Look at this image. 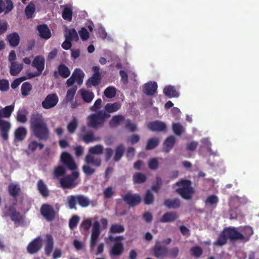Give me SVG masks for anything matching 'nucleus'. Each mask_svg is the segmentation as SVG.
<instances>
[{
	"instance_id": "f257e3e1",
	"label": "nucleus",
	"mask_w": 259,
	"mask_h": 259,
	"mask_svg": "<svg viewBox=\"0 0 259 259\" xmlns=\"http://www.w3.org/2000/svg\"><path fill=\"white\" fill-rule=\"evenodd\" d=\"M30 129L34 136L39 140L47 141L50 135L48 125L42 116L33 114L30 119Z\"/></svg>"
},
{
	"instance_id": "f03ea898",
	"label": "nucleus",
	"mask_w": 259,
	"mask_h": 259,
	"mask_svg": "<svg viewBox=\"0 0 259 259\" xmlns=\"http://www.w3.org/2000/svg\"><path fill=\"white\" fill-rule=\"evenodd\" d=\"M191 184V181L189 180H181L175 183L176 185L179 186L175 192L184 199L190 200L195 192Z\"/></svg>"
},
{
	"instance_id": "7ed1b4c3",
	"label": "nucleus",
	"mask_w": 259,
	"mask_h": 259,
	"mask_svg": "<svg viewBox=\"0 0 259 259\" xmlns=\"http://www.w3.org/2000/svg\"><path fill=\"white\" fill-rule=\"evenodd\" d=\"M106 116L101 110L89 115L87 117V126L96 129L102 127L107 119Z\"/></svg>"
},
{
	"instance_id": "20e7f679",
	"label": "nucleus",
	"mask_w": 259,
	"mask_h": 259,
	"mask_svg": "<svg viewBox=\"0 0 259 259\" xmlns=\"http://www.w3.org/2000/svg\"><path fill=\"white\" fill-rule=\"evenodd\" d=\"M69 207L70 209H76V205L78 204L82 207H86L90 205V201L83 195H71L67 197Z\"/></svg>"
},
{
	"instance_id": "39448f33",
	"label": "nucleus",
	"mask_w": 259,
	"mask_h": 259,
	"mask_svg": "<svg viewBox=\"0 0 259 259\" xmlns=\"http://www.w3.org/2000/svg\"><path fill=\"white\" fill-rule=\"evenodd\" d=\"M60 162L62 165L71 170H74L77 166L72 155L68 152H63L60 155Z\"/></svg>"
},
{
	"instance_id": "423d86ee",
	"label": "nucleus",
	"mask_w": 259,
	"mask_h": 259,
	"mask_svg": "<svg viewBox=\"0 0 259 259\" xmlns=\"http://www.w3.org/2000/svg\"><path fill=\"white\" fill-rule=\"evenodd\" d=\"M41 215L48 222L53 221L56 218L57 212L50 204H43L40 208Z\"/></svg>"
},
{
	"instance_id": "0eeeda50",
	"label": "nucleus",
	"mask_w": 259,
	"mask_h": 259,
	"mask_svg": "<svg viewBox=\"0 0 259 259\" xmlns=\"http://www.w3.org/2000/svg\"><path fill=\"white\" fill-rule=\"evenodd\" d=\"M152 253L154 256L157 258H163L168 256V248L162 245L161 242L156 241L154 246L152 248Z\"/></svg>"
},
{
	"instance_id": "6e6552de",
	"label": "nucleus",
	"mask_w": 259,
	"mask_h": 259,
	"mask_svg": "<svg viewBox=\"0 0 259 259\" xmlns=\"http://www.w3.org/2000/svg\"><path fill=\"white\" fill-rule=\"evenodd\" d=\"M45 60L43 57L37 56L35 57L32 62V66L37 69V72L35 73H30L29 78L33 77L40 75L45 68Z\"/></svg>"
},
{
	"instance_id": "1a4fd4ad",
	"label": "nucleus",
	"mask_w": 259,
	"mask_h": 259,
	"mask_svg": "<svg viewBox=\"0 0 259 259\" xmlns=\"http://www.w3.org/2000/svg\"><path fill=\"white\" fill-rule=\"evenodd\" d=\"M101 233L100 224L99 222L95 221L93 224L92 229V234L90 243V251L92 252L95 245L97 244L99 236Z\"/></svg>"
},
{
	"instance_id": "9d476101",
	"label": "nucleus",
	"mask_w": 259,
	"mask_h": 259,
	"mask_svg": "<svg viewBox=\"0 0 259 259\" xmlns=\"http://www.w3.org/2000/svg\"><path fill=\"white\" fill-rule=\"evenodd\" d=\"M42 246V239L40 236H38L33 239L28 244L26 249L29 254H33L38 252Z\"/></svg>"
},
{
	"instance_id": "9b49d317",
	"label": "nucleus",
	"mask_w": 259,
	"mask_h": 259,
	"mask_svg": "<svg viewBox=\"0 0 259 259\" xmlns=\"http://www.w3.org/2000/svg\"><path fill=\"white\" fill-rule=\"evenodd\" d=\"M123 200L130 206H135L141 202V197L138 194H132L131 192L126 193L122 196Z\"/></svg>"
},
{
	"instance_id": "f8f14e48",
	"label": "nucleus",
	"mask_w": 259,
	"mask_h": 259,
	"mask_svg": "<svg viewBox=\"0 0 259 259\" xmlns=\"http://www.w3.org/2000/svg\"><path fill=\"white\" fill-rule=\"evenodd\" d=\"M59 101V98L55 93L49 94L42 102V107L45 109H49L55 107Z\"/></svg>"
},
{
	"instance_id": "ddd939ff",
	"label": "nucleus",
	"mask_w": 259,
	"mask_h": 259,
	"mask_svg": "<svg viewBox=\"0 0 259 259\" xmlns=\"http://www.w3.org/2000/svg\"><path fill=\"white\" fill-rule=\"evenodd\" d=\"M87 127L85 126H82L81 127V131L84 133L81 135V139L86 144L93 143L95 141H98L100 140V138L95 136L93 131L90 130L86 131Z\"/></svg>"
},
{
	"instance_id": "4468645a",
	"label": "nucleus",
	"mask_w": 259,
	"mask_h": 259,
	"mask_svg": "<svg viewBox=\"0 0 259 259\" xmlns=\"http://www.w3.org/2000/svg\"><path fill=\"white\" fill-rule=\"evenodd\" d=\"M223 230L228 239H229L231 241L242 240L244 238L243 235L237 231L234 227H226Z\"/></svg>"
},
{
	"instance_id": "2eb2a0df",
	"label": "nucleus",
	"mask_w": 259,
	"mask_h": 259,
	"mask_svg": "<svg viewBox=\"0 0 259 259\" xmlns=\"http://www.w3.org/2000/svg\"><path fill=\"white\" fill-rule=\"evenodd\" d=\"M121 108V104L118 102H114L113 103H107L104 108V110H101L103 113L105 114L107 119L110 117V113H114L118 111Z\"/></svg>"
},
{
	"instance_id": "dca6fc26",
	"label": "nucleus",
	"mask_w": 259,
	"mask_h": 259,
	"mask_svg": "<svg viewBox=\"0 0 259 259\" xmlns=\"http://www.w3.org/2000/svg\"><path fill=\"white\" fill-rule=\"evenodd\" d=\"M5 207L8 208L7 215L10 217L13 222L19 223L23 221L22 215L20 212L17 211L14 206L10 205L8 207L5 206Z\"/></svg>"
},
{
	"instance_id": "f3484780",
	"label": "nucleus",
	"mask_w": 259,
	"mask_h": 259,
	"mask_svg": "<svg viewBox=\"0 0 259 259\" xmlns=\"http://www.w3.org/2000/svg\"><path fill=\"white\" fill-rule=\"evenodd\" d=\"M54 76L55 78L58 77L60 75L63 78H66L68 77L70 75V71L68 67H67L64 64H60L58 66V71H55L53 73Z\"/></svg>"
},
{
	"instance_id": "a211bd4d",
	"label": "nucleus",
	"mask_w": 259,
	"mask_h": 259,
	"mask_svg": "<svg viewBox=\"0 0 259 259\" xmlns=\"http://www.w3.org/2000/svg\"><path fill=\"white\" fill-rule=\"evenodd\" d=\"M11 128L9 122L1 119L0 117V134L3 139L6 141L9 138L8 132Z\"/></svg>"
},
{
	"instance_id": "6ab92c4d",
	"label": "nucleus",
	"mask_w": 259,
	"mask_h": 259,
	"mask_svg": "<svg viewBox=\"0 0 259 259\" xmlns=\"http://www.w3.org/2000/svg\"><path fill=\"white\" fill-rule=\"evenodd\" d=\"M147 126L150 130L153 132H163L166 129L165 123L158 120L150 122Z\"/></svg>"
},
{
	"instance_id": "aec40b11",
	"label": "nucleus",
	"mask_w": 259,
	"mask_h": 259,
	"mask_svg": "<svg viewBox=\"0 0 259 259\" xmlns=\"http://www.w3.org/2000/svg\"><path fill=\"white\" fill-rule=\"evenodd\" d=\"M179 216L174 211H168L164 213L159 220V222L162 223H171L175 222Z\"/></svg>"
},
{
	"instance_id": "412c9836",
	"label": "nucleus",
	"mask_w": 259,
	"mask_h": 259,
	"mask_svg": "<svg viewBox=\"0 0 259 259\" xmlns=\"http://www.w3.org/2000/svg\"><path fill=\"white\" fill-rule=\"evenodd\" d=\"M163 205L168 209H177L181 206V201L179 198H167L163 201Z\"/></svg>"
},
{
	"instance_id": "4be33fe9",
	"label": "nucleus",
	"mask_w": 259,
	"mask_h": 259,
	"mask_svg": "<svg viewBox=\"0 0 259 259\" xmlns=\"http://www.w3.org/2000/svg\"><path fill=\"white\" fill-rule=\"evenodd\" d=\"M157 89V84L155 81H150L144 84L143 92L148 96H153Z\"/></svg>"
},
{
	"instance_id": "5701e85b",
	"label": "nucleus",
	"mask_w": 259,
	"mask_h": 259,
	"mask_svg": "<svg viewBox=\"0 0 259 259\" xmlns=\"http://www.w3.org/2000/svg\"><path fill=\"white\" fill-rule=\"evenodd\" d=\"M60 183L64 189L70 188L75 186L72 176L70 175H67L61 179Z\"/></svg>"
},
{
	"instance_id": "b1692460",
	"label": "nucleus",
	"mask_w": 259,
	"mask_h": 259,
	"mask_svg": "<svg viewBox=\"0 0 259 259\" xmlns=\"http://www.w3.org/2000/svg\"><path fill=\"white\" fill-rule=\"evenodd\" d=\"M37 29L41 38L48 39L51 37V32L47 25H39L37 27Z\"/></svg>"
},
{
	"instance_id": "393cba45",
	"label": "nucleus",
	"mask_w": 259,
	"mask_h": 259,
	"mask_svg": "<svg viewBox=\"0 0 259 259\" xmlns=\"http://www.w3.org/2000/svg\"><path fill=\"white\" fill-rule=\"evenodd\" d=\"M8 190L10 196L16 200L21 193V188L18 184H10L8 187Z\"/></svg>"
},
{
	"instance_id": "a878e982",
	"label": "nucleus",
	"mask_w": 259,
	"mask_h": 259,
	"mask_svg": "<svg viewBox=\"0 0 259 259\" xmlns=\"http://www.w3.org/2000/svg\"><path fill=\"white\" fill-rule=\"evenodd\" d=\"M46 237V240L45 245V252L46 255L49 256L53 250L54 240L53 237L50 234H47Z\"/></svg>"
},
{
	"instance_id": "bb28decb",
	"label": "nucleus",
	"mask_w": 259,
	"mask_h": 259,
	"mask_svg": "<svg viewBox=\"0 0 259 259\" xmlns=\"http://www.w3.org/2000/svg\"><path fill=\"white\" fill-rule=\"evenodd\" d=\"M101 159L99 157H95L92 154H87L85 157V162L88 164H92L96 167L101 165Z\"/></svg>"
},
{
	"instance_id": "cd10ccee",
	"label": "nucleus",
	"mask_w": 259,
	"mask_h": 259,
	"mask_svg": "<svg viewBox=\"0 0 259 259\" xmlns=\"http://www.w3.org/2000/svg\"><path fill=\"white\" fill-rule=\"evenodd\" d=\"M176 143V138L174 136H170L164 141L163 151L165 153L169 152L173 148Z\"/></svg>"
},
{
	"instance_id": "c85d7f7f",
	"label": "nucleus",
	"mask_w": 259,
	"mask_h": 259,
	"mask_svg": "<svg viewBox=\"0 0 259 259\" xmlns=\"http://www.w3.org/2000/svg\"><path fill=\"white\" fill-rule=\"evenodd\" d=\"M123 245L121 242H115L110 250V255L113 256L120 255L123 252Z\"/></svg>"
},
{
	"instance_id": "c756f323",
	"label": "nucleus",
	"mask_w": 259,
	"mask_h": 259,
	"mask_svg": "<svg viewBox=\"0 0 259 259\" xmlns=\"http://www.w3.org/2000/svg\"><path fill=\"white\" fill-rule=\"evenodd\" d=\"M64 36L67 40L77 41L78 40V34L74 28L68 29L66 28Z\"/></svg>"
},
{
	"instance_id": "7c9ffc66",
	"label": "nucleus",
	"mask_w": 259,
	"mask_h": 259,
	"mask_svg": "<svg viewBox=\"0 0 259 259\" xmlns=\"http://www.w3.org/2000/svg\"><path fill=\"white\" fill-rule=\"evenodd\" d=\"M7 40L11 47H17L20 42V36L17 32H13L8 34Z\"/></svg>"
},
{
	"instance_id": "2f4dec72",
	"label": "nucleus",
	"mask_w": 259,
	"mask_h": 259,
	"mask_svg": "<svg viewBox=\"0 0 259 259\" xmlns=\"http://www.w3.org/2000/svg\"><path fill=\"white\" fill-rule=\"evenodd\" d=\"M23 65L17 62H12L10 67V73L12 76L17 75L22 70Z\"/></svg>"
},
{
	"instance_id": "473e14b6",
	"label": "nucleus",
	"mask_w": 259,
	"mask_h": 259,
	"mask_svg": "<svg viewBox=\"0 0 259 259\" xmlns=\"http://www.w3.org/2000/svg\"><path fill=\"white\" fill-rule=\"evenodd\" d=\"M27 135L26 129L23 126L17 128L14 133L15 140L18 141H22L24 140Z\"/></svg>"
},
{
	"instance_id": "72a5a7b5",
	"label": "nucleus",
	"mask_w": 259,
	"mask_h": 259,
	"mask_svg": "<svg viewBox=\"0 0 259 259\" xmlns=\"http://www.w3.org/2000/svg\"><path fill=\"white\" fill-rule=\"evenodd\" d=\"M101 80V75H98L97 74H93L86 82L87 88H90L92 86H97Z\"/></svg>"
},
{
	"instance_id": "f704fd0d",
	"label": "nucleus",
	"mask_w": 259,
	"mask_h": 259,
	"mask_svg": "<svg viewBox=\"0 0 259 259\" xmlns=\"http://www.w3.org/2000/svg\"><path fill=\"white\" fill-rule=\"evenodd\" d=\"M163 93L168 98L178 97L179 96V93L176 91L174 86L167 85L163 89Z\"/></svg>"
},
{
	"instance_id": "c9c22d12",
	"label": "nucleus",
	"mask_w": 259,
	"mask_h": 259,
	"mask_svg": "<svg viewBox=\"0 0 259 259\" xmlns=\"http://www.w3.org/2000/svg\"><path fill=\"white\" fill-rule=\"evenodd\" d=\"M37 189L40 194L44 197H47L49 195V191L46 185L42 180H39L37 184Z\"/></svg>"
},
{
	"instance_id": "e433bc0d",
	"label": "nucleus",
	"mask_w": 259,
	"mask_h": 259,
	"mask_svg": "<svg viewBox=\"0 0 259 259\" xmlns=\"http://www.w3.org/2000/svg\"><path fill=\"white\" fill-rule=\"evenodd\" d=\"M72 75L74 77L78 85H81L82 83L84 73L81 69L76 68Z\"/></svg>"
},
{
	"instance_id": "4c0bfd02",
	"label": "nucleus",
	"mask_w": 259,
	"mask_h": 259,
	"mask_svg": "<svg viewBox=\"0 0 259 259\" xmlns=\"http://www.w3.org/2000/svg\"><path fill=\"white\" fill-rule=\"evenodd\" d=\"M80 94L83 100L88 103H91L94 98V94L92 92L81 89Z\"/></svg>"
},
{
	"instance_id": "58836bf2",
	"label": "nucleus",
	"mask_w": 259,
	"mask_h": 259,
	"mask_svg": "<svg viewBox=\"0 0 259 259\" xmlns=\"http://www.w3.org/2000/svg\"><path fill=\"white\" fill-rule=\"evenodd\" d=\"M125 151V147L123 145L120 144L115 149V153L113 158L115 161L117 162L120 160L123 156Z\"/></svg>"
},
{
	"instance_id": "ea45409f",
	"label": "nucleus",
	"mask_w": 259,
	"mask_h": 259,
	"mask_svg": "<svg viewBox=\"0 0 259 259\" xmlns=\"http://www.w3.org/2000/svg\"><path fill=\"white\" fill-rule=\"evenodd\" d=\"M219 202V198L215 195H211L208 196L205 201V204L206 206L210 205L212 208H215Z\"/></svg>"
},
{
	"instance_id": "a19ab883",
	"label": "nucleus",
	"mask_w": 259,
	"mask_h": 259,
	"mask_svg": "<svg viewBox=\"0 0 259 259\" xmlns=\"http://www.w3.org/2000/svg\"><path fill=\"white\" fill-rule=\"evenodd\" d=\"M228 238L223 230L219 235L217 240L213 243V245L216 246H222L226 244L227 242Z\"/></svg>"
},
{
	"instance_id": "79ce46f5",
	"label": "nucleus",
	"mask_w": 259,
	"mask_h": 259,
	"mask_svg": "<svg viewBox=\"0 0 259 259\" xmlns=\"http://www.w3.org/2000/svg\"><path fill=\"white\" fill-rule=\"evenodd\" d=\"M124 117L122 115L118 114L113 116L110 119L109 124L111 127H116L123 120Z\"/></svg>"
},
{
	"instance_id": "37998d69",
	"label": "nucleus",
	"mask_w": 259,
	"mask_h": 259,
	"mask_svg": "<svg viewBox=\"0 0 259 259\" xmlns=\"http://www.w3.org/2000/svg\"><path fill=\"white\" fill-rule=\"evenodd\" d=\"M78 125L77 119L76 117H73L72 120L68 123L67 126V129L68 133L72 134L75 133Z\"/></svg>"
},
{
	"instance_id": "c03bdc74",
	"label": "nucleus",
	"mask_w": 259,
	"mask_h": 259,
	"mask_svg": "<svg viewBox=\"0 0 259 259\" xmlns=\"http://www.w3.org/2000/svg\"><path fill=\"white\" fill-rule=\"evenodd\" d=\"M159 139L158 138H152L148 140L145 149L150 150L156 148L159 144Z\"/></svg>"
},
{
	"instance_id": "a18cd8bd",
	"label": "nucleus",
	"mask_w": 259,
	"mask_h": 259,
	"mask_svg": "<svg viewBox=\"0 0 259 259\" xmlns=\"http://www.w3.org/2000/svg\"><path fill=\"white\" fill-rule=\"evenodd\" d=\"M32 89V86L30 82H25L23 83L21 88L22 96L26 97L29 95Z\"/></svg>"
},
{
	"instance_id": "49530a36",
	"label": "nucleus",
	"mask_w": 259,
	"mask_h": 259,
	"mask_svg": "<svg viewBox=\"0 0 259 259\" xmlns=\"http://www.w3.org/2000/svg\"><path fill=\"white\" fill-rule=\"evenodd\" d=\"M133 181L136 184H141L146 182V176L141 172H136L133 175Z\"/></svg>"
},
{
	"instance_id": "de8ad7c7",
	"label": "nucleus",
	"mask_w": 259,
	"mask_h": 259,
	"mask_svg": "<svg viewBox=\"0 0 259 259\" xmlns=\"http://www.w3.org/2000/svg\"><path fill=\"white\" fill-rule=\"evenodd\" d=\"M66 168L63 165H59L54 168L53 174L56 178L63 176L66 172Z\"/></svg>"
},
{
	"instance_id": "09e8293b",
	"label": "nucleus",
	"mask_w": 259,
	"mask_h": 259,
	"mask_svg": "<svg viewBox=\"0 0 259 259\" xmlns=\"http://www.w3.org/2000/svg\"><path fill=\"white\" fill-rule=\"evenodd\" d=\"M116 89L113 86L107 88L104 92L105 96L107 98H113L116 96Z\"/></svg>"
},
{
	"instance_id": "8fccbe9b",
	"label": "nucleus",
	"mask_w": 259,
	"mask_h": 259,
	"mask_svg": "<svg viewBox=\"0 0 259 259\" xmlns=\"http://www.w3.org/2000/svg\"><path fill=\"white\" fill-rule=\"evenodd\" d=\"M62 18L67 21H71L72 18V10L69 8L66 7L64 9L62 14Z\"/></svg>"
},
{
	"instance_id": "3c124183",
	"label": "nucleus",
	"mask_w": 259,
	"mask_h": 259,
	"mask_svg": "<svg viewBox=\"0 0 259 259\" xmlns=\"http://www.w3.org/2000/svg\"><path fill=\"white\" fill-rule=\"evenodd\" d=\"M125 229L123 225L119 224H113L110 228V232L113 234L121 233L124 231Z\"/></svg>"
},
{
	"instance_id": "603ef678",
	"label": "nucleus",
	"mask_w": 259,
	"mask_h": 259,
	"mask_svg": "<svg viewBox=\"0 0 259 259\" xmlns=\"http://www.w3.org/2000/svg\"><path fill=\"white\" fill-rule=\"evenodd\" d=\"M14 106L9 105L7 106L5 108L0 110L1 111L2 117H9L13 111L14 110Z\"/></svg>"
},
{
	"instance_id": "864d4df0",
	"label": "nucleus",
	"mask_w": 259,
	"mask_h": 259,
	"mask_svg": "<svg viewBox=\"0 0 259 259\" xmlns=\"http://www.w3.org/2000/svg\"><path fill=\"white\" fill-rule=\"evenodd\" d=\"M154 200V195L150 190H147L144 198V202L146 205L152 204Z\"/></svg>"
},
{
	"instance_id": "5fc2aeb1",
	"label": "nucleus",
	"mask_w": 259,
	"mask_h": 259,
	"mask_svg": "<svg viewBox=\"0 0 259 259\" xmlns=\"http://www.w3.org/2000/svg\"><path fill=\"white\" fill-rule=\"evenodd\" d=\"M173 132L177 136H181L184 132V127L180 123H174L172 125Z\"/></svg>"
},
{
	"instance_id": "6e6d98bb",
	"label": "nucleus",
	"mask_w": 259,
	"mask_h": 259,
	"mask_svg": "<svg viewBox=\"0 0 259 259\" xmlns=\"http://www.w3.org/2000/svg\"><path fill=\"white\" fill-rule=\"evenodd\" d=\"M243 232L244 235H243L244 238L242 240H244L245 242L248 241L251 236L253 234L252 228L249 226L244 227Z\"/></svg>"
},
{
	"instance_id": "4d7b16f0",
	"label": "nucleus",
	"mask_w": 259,
	"mask_h": 259,
	"mask_svg": "<svg viewBox=\"0 0 259 259\" xmlns=\"http://www.w3.org/2000/svg\"><path fill=\"white\" fill-rule=\"evenodd\" d=\"M35 6L32 3H30L26 6L25 13L27 18H31L35 12Z\"/></svg>"
},
{
	"instance_id": "13d9d810",
	"label": "nucleus",
	"mask_w": 259,
	"mask_h": 259,
	"mask_svg": "<svg viewBox=\"0 0 259 259\" xmlns=\"http://www.w3.org/2000/svg\"><path fill=\"white\" fill-rule=\"evenodd\" d=\"M103 146L100 144L96 145L89 149V152L92 154L100 155L103 153Z\"/></svg>"
},
{
	"instance_id": "bf43d9fd",
	"label": "nucleus",
	"mask_w": 259,
	"mask_h": 259,
	"mask_svg": "<svg viewBox=\"0 0 259 259\" xmlns=\"http://www.w3.org/2000/svg\"><path fill=\"white\" fill-rule=\"evenodd\" d=\"M202 253L203 250L200 246H195L190 249L191 254L197 258L200 257Z\"/></svg>"
},
{
	"instance_id": "052dcab7",
	"label": "nucleus",
	"mask_w": 259,
	"mask_h": 259,
	"mask_svg": "<svg viewBox=\"0 0 259 259\" xmlns=\"http://www.w3.org/2000/svg\"><path fill=\"white\" fill-rule=\"evenodd\" d=\"M17 120L21 123H25L27 120V118L24 111L19 110L16 116Z\"/></svg>"
},
{
	"instance_id": "680f3d73",
	"label": "nucleus",
	"mask_w": 259,
	"mask_h": 259,
	"mask_svg": "<svg viewBox=\"0 0 259 259\" xmlns=\"http://www.w3.org/2000/svg\"><path fill=\"white\" fill-rule=\"evenodd\" d=\"M162 184L161 178L159 177L156 178L155 183L151 187V189L156 193H157Z\"/></svg>"
},
{
	"instance_id": "e2e57ef3",
	"label": "nucleus",
	"mask_w": 259,
	"mask_h": 259,
	"mask_svg": "<svg viewBox=\"0 0 259 259\" xmlns=\"http://www.w3.org/2000/svg\"><path fill=\"white\" fill-rule=\"evenodd\" d=\"M76 90L77 87L76 86H74L72 88L69 89L67 91L66 94V99L68 101H71L73 100L75 94Z\"/></svg>"
},
{
	"instance_id": "0e129e2a",
	"label": "nucleus",
	"mask_w": 259,
	"mask_h": 259,
	"mask_svg": "<svg viewBox=\"0 0 259 259\" xmlns=\"http://www.w3.org/2000/svg\"><path fill=\"white\" fill-rule=\"evenodd\" d=\"M90 164H84L82 166L83 172L87 176H91L95 173L96 169L91 166Z\"/></svg>"
},
{
	"instance_id": "69168bd1",
	"label": "nucleus",
	"mask_w": 259,
	"mask_h": 259,
	"mask_svg": "<svg viewBox=\"0 0 259 259\" xmlns=\"http://www.w3.org/2000/svg\"><path fill=\"white\" fill-rule=\"evenodd\" d=\"M125 128L130 132H134L137 130V126L130 119H127L125 120Z\"/></svg>"
},
{
	"instance_id": "338daca9",
	"label": "nucleus",
	"mask_w": 259,
	"mask_h": 259,
	"mask_svg": "<svg viewBox=\"0 0 259 259\" xmlns=\"http://www.w3.org/2000/svg\"><path fill=\"white\" fill-rule=\"evenodd\" d=\"M148 165L150 169L155 170L158 167V161L156 158H153L149 161Z\"/></svg>"
},
{
	"instance_id": "774afa93",
	"label": "nucleus",
	"mask_w": 259,
	"mask_h": 259,
	"mask_svg": "<svg viewBox=\"0 0 259 259\" xmlns=\"http://www.w3.org/2000/svg\"><path fill=\"white\" fill-rule=\"evenodd\" d=\"M79 220V218L77 215L73 216L70 220L69 222V226L71 229H74L77 225L78 222Z\"/></svg>"
}]
</instances>
